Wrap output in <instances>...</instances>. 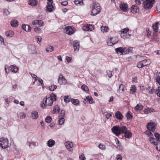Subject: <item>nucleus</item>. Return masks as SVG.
<instances>
[{"label": "nucleus", "mask_w": 160, "mask_h": 160, "mask_svg": "<svg viewBox=\"0 0 160 160\" xmlns=\"http://www.w3.org/2000/svg\"><path fill=\"white\" fill-rule=\"evenodd\" d=\"M126 129V127L122 126L120 127L119 126H114L112 128V130L113 133L117 136H119L121 133L123 132V131Z\"/></svg>", "instance_id": "1"}, {"label": "nucleus", "mask_w": 160, "mask_h": 160, "mask_svg": "<svg viewBox=\"0 0 160 160\" xmlns=\"http://www.w3.org/2000/svg\"><path fill=\"white\" fill-rule=\"evenodd\" d=\"M144 8L145 9H151L154 3L155 0H142Z\"/></svg>", "instance_id": "2"}, {"label": "nucleus", "mask_w": 160, "mask_h": 160, "mask_svg": "<svg viewBox=\"0 0 160 160\" xmlns=\"http://www.w3.org/2000/svg\"><path fill=\"white\" fill-rule=\"evenodd\" d=\"M8 139L2 138L0 139V146L3 149H6L8 147Z\"/></svg>", "instance_id": "3"}, {"label": "nucleus", "mask_w": 160, "mask_h": 160, "mask_svg": "<svg viewBox=\"0 0 160 160\" xmlns=\"http://www.w3.org/2000/svg\"><path fill=\"white\" fill-rule=\"evenodd\" d=\"M118 41V39L116 37L110 38H108L107 41V44L108 46H112L117 43Z\"/></svg>", "instance_id": "4"}, {"label": "nucleus", "mask_w": 160, "mask_h": 160, "mask_svg": "<svg viewBox=\"0 0 160 160\" xmlns=\"http://www.w3.org/2000/svg\"><path fill=\"white\" fill-rule=\"evenodd\" d=\"M156 125L154 122H150L148 123L147 124V128L148 130L153 132L155 130V126Z\"/></svg>", "instance_id": "5"}, {"label": "nucleus", "mask_w": 160, "mask_h": 160, "mask_svg": "<svg viewBox=\"0 0 160 160\" xmlns=\"http://www.w3.org/2000/svg\"><path fill=\"white\" fill-rule=\"evenodd\" d=\"M71 43L73 47L74 51L76 52H78L79 49V42L76 40L71 42Z\"/></svg>", "instance_id": "6"}, {"label": "nucleus", "mask_w": 160, "mask_h": 160, "mask_svg": "<svg viewBox=\"0 0 160 160\" xmlns=\"http://www.w3.org/2000/svg\"><path fill=\"white\" fill-rule=\"evenodd\" d=\"M58 82L60 85H65L67 83L66 80L61 74H60L59 76Z\"/></svg>", "instance_id": "7"}, {"label": "nucleus", "mask_w": 160, "mask_h": 160, "mask_svg": "<svg viewBox=\"0 0 160 160\" xmlns=\"http://www.w3.org/2000/svg\"><path fill=\"white\" fill-rule=\"evenodd\" d=\"M120 8L123 12H127L128 10V7L127 3L121 2L119 5Z\"/></svg>", "instance_id": "8"}, {"label": "nucleus", "mask_w": 160, "mask_h": 160, "mask_svg": "<svg viewBox=\"0 0 160 160\" xmlns=\"http://www.w3.org/2000/svg\"><path fill=\"white\" fill-rule=\"evenodd\" d=\"M65 144L68 151L70 152H72L73 151V144L72 142H66L65 143Z\"/></svg>", "instance_id": "9"}, {"label": "nucleus", "mask_w": 160, "mask_h": 160, "mask_svg": "<svg viewBox=\"0 0 160 160\" xmlns=\"http://www.w3.org/2000/svg\"><path fill=\"white\" fill-rule=\"evenodd\" d=\"M131 11L133 13L139 12V9L137 5H133L130 8Z\"/></svg>", "instance_id": "10"}, {"label": "nucleus", "mask_w": 160, "mask_h": 160, "mask_svg": "<svg viewBox=\"0 0 160 160\" xmlns=\"http://www.w3.org/2000/svg\"><path fill=\"white\" fill-rule=\"evenodd\" d=\"M94 29L93 25L90 24H87L83 27V29L86 31H92Z\"/></svg>", "instance_id": "11"}, {"label": "nucleus", "mask_w": 160, "mask_h": 160, "mask_svg": "<svg viewBox=\"0 0 160 160\" xmlns=\"http://www.w3.org/2000/svg\"><path fill=\"white\" fill-rule=\"evenodd\" d=\"M122 133L124 134V137L126 138H129L131 137L132 134L130 131L127 130V128H126V129L125 130L123 131V132Z\"/></svg>", "instance_id": "12"}, {"label": "nucleus", "mask_w": 160, "mask_h": 160, "mask_svg": "<svg viewBox=\"0 0 160 160\" xmlns=\"http://www.w3.org/2000/svg\"><path fill=\"white\" fill-rule=\"evenodd\" d=\"M66 32L69 35L73 34L74 32L71 27L68 26L66 28Z\"/></svg>", "instance_id": "13"}, {"label": "nucleus", "mask_w": 160, "mask_h": 160, "mask_svg": "<svg viewBox=\"0 0 160 160\" xmlns=\"http://www.w3.org/2000/svg\"><path fill=\"white\" fill-rule=\"evenodd\" d=\"M32 24L34 26L38 25L42 26L43 25V22L42 20H35L32 21Z\"/></svg>", "instance_id": "14"}, {"label": "nucleus", "mask_w": 160, "mask_h": 160, "mask_svg": "<svg viewBox=\"0 0 160 160\" xmlns=\"http://www.w3.org/2000/svg\"><path fill=\"white\" fill-rule=\"evenodd\" d=\"M125 49L121 47H120L117 48H115V51L117 53H121V54H124V52Z\"/></svg>", "instance_id": "15"}, {"label": "nucleus", "mask_w": 160, "mask_h": 160, "mask_svg": "<svg viewBox=\"0 0 160 160\" xmlns=\"http://www.w3.org/2000/svg\"><path fill=\"white\" fill-rule=\"evenodd\" d=\"M9 68L11 71L13 72H17L19 70V68L15 65H11Z\"/></svg>", "instance_id": "16"}, {"label": "nucleus", "mask_w": 160, "mask_h": 160, "mask_svg": "<svg viewBox=\"0 0 160 160\" xmlns=\"http://www.w3.org/2000/svg\"><path fill=\"white\" fill-rule=\"evenodd\" d=\"M22 28L26 32H30L31 31L32 28L30 26L28 25L23 24L22 26Z\"/></svg>", "instance_id": "17"}, {"label": "nucleus", "mask_w": 160, "mask_h": 160, "mask_svg": "<svg viewBox=\"0 0 160 160\" xmlns=\"http://www.w3.org/2000/svg\"><path fill=\"white\" fill-rule=\"evenodd\" d=\"M148 140L151 143L154 145H158V142L157 141L156 139L153 137H150L148 139Z\"/></svg>", "instance_id": "18"}, {"label": "nucleus", "mask_w": 160, "mask_h": 160, "mask_svg": "<svg viewBox=\"0 0 160 160\" xmlns=\"http://www.w3.org/2000/svg\"><path fill=\"white\" fill-rule=\"evenodd\" d=\"M100 11L99 9H96L94 8H92V11H91V15L93 16H95L96 15L98 14L99 13Z\"/></svg>", "instance_id": "19"}, {"label": "nucleus", "mask_w": 160, "mask_h": 160, "mask_svg": "<svg viewBox=\"0 0 160 160\" xmlns=\"http://www.w3.org/2000/svg\"><path fill=\"white\" fill-rule=\"evenodd\" d=\"M115 117L117 119L121 120L123 118V116L121 112L119 111H117L115 113Z\"/></svg>", "instance_id": "20"}, {"label": "nucleus", "mask_w": 160, "mask_h": 160, "mask_svg": "<svg viewBox=\"0 0 160 160\" xmlns=\"http://www.w3.org/2000/svg\"><path fill=\"white\" fill-rule=\"evenodd\" d=\"M143 108V106L140 103L137 104L136 106L135 107V109L137 111H140L142 110Z\"/></svg>", "instance_id": "21"}, {"label": "nucleus", "mask_w": 160, "mask_h": 160, "mask_svg": "<svg viewBox=\"0 0 160 160\" xmlns=\"http://www.w3.org/2000/svg\"><path fill=\"white\" fill-rule=\"evenodd\" d=\"M11 26L13 27H16L18 25V22L17 20H12L10 22Z\"/></svg>", "instance_id": "22"}, {"label": "nucleus", "mask_w": 160, "mask_h": 160, "mask_svg": "<svg viewBox=\"0 0 160 160\" xmlns=\"http://www.w3.org/2000/svg\"><path fill=\"white\" fill-rule=\"evenodd\" d=\"M130 93L132 94H134L136 92L137 88L134 85H132L130 89Z\"/></svg>", "instance_id": "23"}, {"label": "nucleus", "mask_w": 160, "mask_h": 160, "mask_svg": "<svg viewBox=\"0 0 160 160\" xmlns=\"http://www.w3.org/2000/svg\"><path fill=\"white\" fill-rule=\"evenodd\" d=\"M159 23L158 22H156L153 24L152 25L153 30L155 32H157L158 31V26Z\"/></svg>", "instance_id": "24"}, {"label": "nucleus", "mask_w": 160, "mask_h": 160, "mask_svg": "<svg viewBox=\"0 0 160 160\" xmlns=\"http://www.w3.org/2000/svg\"><path fill=\"white\" fill-rule=\"evenodd\" d=\"M31 116L33 119H37L38 116V112L36 111H32L31 112Z\"/></svg>", "instance_id": "25"}, {"label": "nucleus", "mask_w": 160, "mask_h": 160, "mask_svg": "<svg viewBox=\"0 0 160 160\" xmlns=\"http://www.w3.org/2000/svg\"><path fill=\"white\" fill-rule=\"evenodd\" d=\"M55 144V141L52 139H49L47 142V145L49 147H52Z\"/></svg>", "instance_id": "26"}, {"label": "nucleus", "mask_w": 160, "mask_h": 160, "mask_svg": "<svg viewBox=\"0 0 160 160\" xmlns=\"http://www.w3.org/2000/svg\"><path fill=\"white\" fill-rule=\"evenodd\" d=\"M92 8H94L96 9L97 10L100 9V11L101 9V7H100L99 4L96 2H95L93 3Z\"/></svg>", "instance_id": "27"}, {"label": "nucleus", "mask_w": 160, "mask_h": 160, "mask_svg": "<svg viewBox=\"0 0 160 160\" xmlns=\"http://www.w3.org/2000/svg\"><path fill=\"white\" fill-rule=\"evenodd\" d=\"M142 61L144 67L149 65L151 63L149 59H145L142 60Z\"/></svg>", "instance_id": "28"}, {"label": "nucleus", "mask_w": 160, "mask_h": 160, "mask_svg": "<svg viewBox=\"0 0 160 160\" xmlns=\"http://www.w3.org/2000/svg\"><path fill=\"white\" fill-rule=\"evenodd\" d=\"M48 5L47 7V10L48 11L51 12L52 11V8H53V6L51 4H49L48 2Z\"/></svg>", "instance_id": "29"}, {"label": "nucleus", "mask_w": 160, "mask_h": 160, "mask_svg": "<svg viewBox=\"0 0 160 160\" xmlns=\"http://www.w3.org/2000/svg\"><path fill=\"white\" fill-rule=\"evenodd\" d=\"M29 3L31 6H35L37 5L38 1L36 0H29Z\"/></svg>", "instance_id": "30"}, {"label": "nucleus", "mask_w": 160, "mask_h": 160, "mask_svg": "<svg viewBox=\"0 0 160 160\" xmlns=\"http://www.w3.org/2000/svg\"><path fill=\"white\" fill-rule=\"evenodd\" d=\"M146 90L149 93L151 94L154 93L156 91L153 88H151L149 87L147 88Z\"/></svg>", "instance_id": "31"}, {"label": "nucleus", "mask_w": 160, "mask_h": 160, "mask_svg": "<svg viewBox=\"0 0 160 160\" xmlns=\"http://www.w3.org/2000/svg\"><path fill=\"white\" fill-rule=\"evenodd\" d=\"M71 102L73 104L76 106L79 105L80 102L77 99H75L72 98Z\"/></svg>", "instance_id": "32"}, {"label": "nucleus", "mask_w": 160, "mask_h": 160, "mask_svg": "<svg viewBox=\"0 0 160 160\" xmlns=\"http://www.w3.org/2000/svg\"><path fill=\"white\" fill-rule=\"evenodd\" d=\"M71 99L72 98H71V97L69 96H65L64 97V101L66 103H68L71 101Z\"/></svg>", "instance_id": "33"}, {"label": "nucleus", "mask_w": 160, "mask_h": 160, "mask_svg": "<svg viewBox=\"0 0 160 160\" xmlns=\"http://www.w3.org/2000/svg\"><path fill=\"white\" fill-rule=\"evenodd\" d=\"M126 117L127 119H131L132 118L133 116L130 112H128L126 114Z\"/></svg>", "instance_id": "34"}, {"label": "nucleus", "mask_w": 160, "mask_h": 160, "mask_svg": "<svg viewBox=\"0 0 160 160\" xmlns=\"http://www.w3.org/2000/svg\"><path fill=\"white\" fill-rule=\"evenodd\" d=\"M60 110V108L58 105L55 106L53 108V111L54 112L53 113H58L59 112Z\"/></svg>", "instance_id": "35"}, {"label": "nucleus", "mask_w": 160, "mask_h": 160, "mask_svg": "<svg viewBox=\"0 0 160 160\" xmlns=\"http://www.w3.org/2000/svg\"><path fill=\"white\" fill-rule=\"evenodd\" d=\"M13 32L12 31H10L8 32L7 31L6 32L5 35L7 37H12L13 34Z\"/></svg>", "instance_id": "36"}, {"label": "nucleus", "mask_w": 160, "mask_h": 160, "mask_svg": "<svg viewBox=\"0 0 160 160\" xmlns=\"http://www.w3.org/2000/svg\"><path fill=\"white\" fill-rule=\"evenodd\" d=\"M86 98L90 104H92L93 102V99L91 96H87L86 97Z\"/></svg>", "instance_id": "37"}, {"label": "nucleus", "mask_w": 160, "mask_h": 160, "mask_svg": "<svg viewBox=\"0 0 160 160\" xmlns=\"http://www.w3.org/2000/svg\"><path fill=\"white\" fill-rule=\"evenodd\" d=\"M124 86L122 84H121L119 86V92L121 93L124 92Z\"/></svg>", "instance_id": "38"}, {"label": "nucleus", "mask_w": 160, "mask_h": 160, "mask_svg": "<svg viewBox=\"0 0 160 160\" xmlns=\"http://www.w3.org/2000/svg\"><path fill=\"white\" fill-rule=\"evenodd\" d=\"M54 50V47L52 46H49L46 48V51L47 52H52Z\"/></svg>", "instance_id": "39"}, {"label": "nucleus", "mask_w": 160, "mask_h": 160, "mask_svg": "<svg viewBox=\"0 0 160 160\" xmlns=\"http://www.w3.org/2000/svg\"><path fill=\"white\" fill-rule=\"evenodd\" d=\"M74 3L76 5L79 4L80 6H83L84 5V3L83 2V1H79L78 0H75L74 1Z\"/></svg>", "instance_id": "40"}, {"label": "nucleus", "mask_w": 160, "mask_h": 160, "mask_svg": "<svg viewBox=\"0 0 160 160\" xmlns=\"http://www.w3.org/2000/svg\"><path fill=\"white\" fill-rule=\"evenodd\" d=\"M65 121V119L64 118L61 117L59 118V120H58V124L59 125H62L64 123Z\"/></svg>", "instance_id": "41"}, {"label": "nucleus", "mask_w": 160, "mask_h": 160, "mask_svg": "<svg viewBox=\"0 0 160 160\" xmlns=\"http://www.w3.org/2000/svg\"><path fill=\"white\" fill-rule=\"evenodd\" d=\"M154 136L156 138L157 141H158L160 142V134L158 132H155L154 133Z\"/></svg>", "instance_id": "42"}, {"label": "nucleus", "mask_w": 160, "mask_h": 160, "mask_svg": "<svg viewBox=\"0 0 160 160\" xmlns=\"http://www.w3.org/2000/svg\"><path fill=\"white\" fill-rule=\"evenodd\" d=\"M81 88L83 91H84L85 92L89 91L88 87L85 84L82 85L81 86Z\"/></svg>", "instance_id": "43"}, {"label": "nucleus", "mask_w": 160, "mask_h": 160, "mask_svg": "<svg viewBox=\"0 0 160 160\" xmlns=\"http://www.w3.org/2000/svg\"><path fill=\"white\" fill-rule=\"evenodd\" d=\"M57 88V86L55 85H52L49 87V90L51 91H53Z\"/></svg>", "instance_id": "44"}, {"label": "nucleus", "mask_w": 160, "mask_h": 160, "mask_svg": "<svg viewBox=\"0 0 160 160\" xmlns=\"http://www.w3.org/2000/svg\"><path fill=\"white\" fill-rule=\"evenodd\" d=\"M52 119L50 116H48L46 117L45 119V122L48 123H50L51 122Z\"/></svg>", "instance_id": "45"}, {"label": "nucleus", "mask_w": 160, "mask_h": 160, "mask_svg": "<svg viewBox=\"0 0 160 160\" xmlns=\"http://www.w3.org/2000/svg\"><path fill=\"white\" fill-rule=\"evenodd\" d=\"M137 67L139 68H141L144 67L142 61L139 62L137 63Z\"/></svg>", "instance_id": "46"}, {"label": "nucleus", "mask_w": 160, "mask_h": 160, "mask_svg": "<svg viewBox=\"0 0 160 160\" xmlns=\"http://www.w3.org/2000/svg\"><path fill=\"white\" fill-rule=\"evenodd\" d=\"M101 29L103 32H107L108 29V28L107 27L102 26L101 28Z\"/></svg>", "instance_id": "47"}, {"label": "nucleus", "mask_w": 160, "mask_h": 160, "mask_svg": "<svg viewBox=\"0 0 160 160\" xmlns=\"http://www.w3.org/2000/svg\"><path fill=\"white\" fill-rule=\"evenodd\" d=\"M3 12L5 16H8L10 14V12L6 8H4L3 9Z\"/></svg>", "instance_id": "48"}, {"label": "nucleus", "mask_w": 160, "mask_h": 160, "mask_svg": "<svg viewBox=\"0 0 160 160\" xmlns=\"http://www.w3.org/2000/svg\"><path fill=\"white\" fill-rule=\"evenodd\" d=\"M50 98H51V99L53 101H55L56 99V96L55 94L52 93L50 95Z\"/></svg>", "instance_id": "49"}, {"label": "nucleus", "mask_w": 160, "mask_h": 160, "mask_svg": "<svg viewBox=\"0 0 160 160\" xmlns=\"http://www.w3.org/2000/svg\"><path fill=\"white\" fill-rule=\"evenodd\" d=\"M53 100L49 97H48V105L49 106H52L53 104Z\"/></svg>", "instance_id": "50"}, {"label": "nucleus", "mask_w": 160, "mask_h": 160, "mask_svg": "<svg viewBox=\"0 0 160 160\" xmlns=\"http://www.w3.org/2000/svg\"><path fill=\"white\" fill-rule=\"evenodd\" d=\"M132 48L130 47L128 48L125 51L124 50V54H125L129 53V52L132 51Z\"/></svg>", "instance_id": "51"}, {"label": "nucleus", "mask_w": 160, "mask_h": 160, "mask_svg": "<svg viewBox=\"0 0 160 160\" xmlns=\"http://www.w3.org/2000/svg\"><path fill=\"white\" fill-rule=\"evenodd\" d=\"M152 112V110L149 108L146 109H144V113L146 114H148L149 113L151 112Z\"/></svg>", "instance_id": "52"}, {"label": "nucleus", "mask_w": 160, "mask_h": 160, "mask_svg": "<svg viewBox=\"0 0 160 160\" xmlns=\"http://www.w3.org/2000/svg\"><path fill=\"white\" fill-rule=\"evenodd\" d=\"M129 29L128 28H125L121 30V32L123 33H126L129 31Z\"/></svg>", "instance_id": "53"}, {"label": "nucleus", "mask_w": 160, "mask_h": 160, "mask_svg": "<svg viewBox=\"0 0 160 160\" xmlns=\"http://www.w3.org/2000/svg\"><path fill=\"white\" fill-rule=\"evenodd\" d=\"M145 133L146 134L148 135V136L150 137H153V134L152 133L148 131H147Z\"/></svg>", "instance_id": "54"}, {"label": "nucleus", "mask_w": 160, "mask_h": 160, "mask_svg": "<svg viewBox=\"0 0 160 160\" xmlns=\"http://www.w3.org/2000/svg\"><path fill=\"white\" fill-rule=\"evenodd\" d=\"M155 92L158 96L160 97V87H158L157 90L155 91Z\"/></svg>", "instance_id": "55"}, {"label": "nucleus", "mask_w": 160, "mask_h": 160, "mask_svg": "<svg viewBox=\"0 0 160 160\" xmlns=\"http://www.w3.org/2000/svg\"><path fill=\"white\" fill-rule=\"evenodd\" d=\"M79 158L81 160H85L86 159V158L84 156V155L83 153L81 155L79 156Z\"/></svg>", "instance_id": "56"}, {"label": "nucleus", "mask_w": 160, "mask_h": 160, "mask_svg": "<svg viewBox=\"0 0 160 160\" xmlns=\"http://www.w3.org/2000/svg\"><path fill=\"white\" fill-rule=\"evenodd\" d=\"M29 73L33 79L35 78V81H36L37 80L36 78H37V76L35 74H32L31 72H29Z\"/></svg>", "instance_id": "57"}, {"label": "nucleus", "mask_w": 160, "mask_h": 160, "mask_svg": "<svg viewBox=\"0 0 160 160\" xmlns=\"http://www.w3.org/2000/svg\"><path fill=\"white\" fill-rule=\"evenodd\" d=\"M99 148L102 149H104L105 148V146L103 144L100 143L98 145Z\"/></svg>", "instance_id": "58"}, {"label": "nucleus", "mask_w": 160, "mask_h": 160, "mask_svg": "<svg viewBox=\"0 0 160 160\" xmlns=\"http://www.w3.org/2000/svg\"><path fill=\"white\" fill-rule=\"evenodd\" d=\"M61 115L62 116L61 117L64 118L65 116V112L64 110H62L61 112Z\"/></svg>", "instance_id": "59"}, {"label": "nucleus", "mask_w": 160, "mask_h": 160, "mask_svg": "<svg viewBox=\"0 0 160 160\" xmlns=\"http://www.w3.org/2000/svg\"><path fill=\"white\" fill-rule=\"evenodd\" d=\"M156 79V82L160 85V76H157Z\"/></svg>", "instance_id": "60"}, {"label": "nucleus", "mask_w": 160, "mask_h": 160, "mask_svg": "<svg viewBox=\"0 0 160 160\" xmlns=\"http://www.w3.org/2000/svg\"><path fill=\"white\" fill-rule=\"evenodd\" d=\"M37 42L38 43L40 44L42 40V38L40 36L38 37L37 38Z\"/></svg>", "instance_id": "61"}, {"label": "nucleus", "mask_w": 160, "mask_h": 160, "mask_svg": "<svg viewBox=\"0 0 160 160\" xmlns=\"http://www.w3.org/2000/svg\"><path fill=\"white\" fill-rule=\"evenodd\" d=\"M62 5L65 6L68 4V2L66 1H64L61 2Z\"/></svg>", "instance_id": "62"}, {"label": "nucleus", "mask_w": 160, "mask_h": 160, "mask_svg": "<svg viewBox=\"0 0 160 160\" xmlns=\"http://www.w3.org/2000/svg\"><path fill=\"white\" fill-rule=\"evenodd\" d=\"M155 145L156 146V149L158 151H160V143H159L158 142V145Z\"/></svg>", "instance_id": "63"}, {"label": "nucleus", "mask_w": 160, "mask_h": 160, "mask_svg": "<svg viewBox=\"0 0 160 160\" xmlns=\"http://www.w3.org/2000/svg\"><path fill=\"white\" fill-rule=\"evenodd\" d=\"M117 160H122V157L120 155H118L117 156Z\"/></svg>", "instance_id": "64"}]
</instances>
